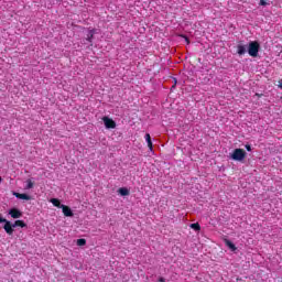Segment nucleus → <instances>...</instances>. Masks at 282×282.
Wrapping results in <instances>:
<instances>
[{
  "instance_id": "nucleus-1",
  "label": "nucleus",
  "mask_w": 282,
  "mask_h": 282,
  "mask_svg": "<svg viewBox=\"0 0 282 282\" xmlns=\"http://www.w3.org/2000/svg\"><path fill=\"white\" fill-rule=\"evenodd\" d=\"M0 224H4L3 229L7 232V235H9L10 237L14 235V228H28V224H25V221L15 220L12 224L10 220L2 218L1 214H0Z\"/></svg>"
},
{
  "instance_id": "nucleus-2",
  "label": "nucleus",
  "mask_w": 282,
  "mask_h": 282,
  "mask_svg": "<svg viewBox=\"0 0 282 282\" xmlns=\"http://www.w3.org/2000/svg\"><path fill=\"white\" fill-rule=\"evenodd\" d=\"M259 50H261V44L258 41H251L248 45V54L252 56V58H257L259 56Z\"/></svg>"
},
{
  "instance_id": "nucleus-3",
  "label": "nucleus",
  "mask_w": 282,
  "mask_h": 282,
  "mask_svg": "<svg viewBox=\"0 0 282 282\" xmlns=\"http://www.w3.org/2000/svg\"><path fill=\"white\" fill-rule=\"evenodd\" d=\"M246 150L238 148L235 149L234 152L230 154L231 160H235V162H243L246 160Z\"/></svg>"
},
{
  "instance_id": "nucleus-4",
  "label": "nucleus",
  "mask_w": 282,
  "mask_h": 282,
  "mask_svg": "<svg viewBox=\"0 0 282 282\" xmlns=\"http://www.w3.org/2000/svg\"><path fill=\"white\" fill-rule=\"evenodd\" d=\"M104 124L106 129H116V121L109 117H104L102 118Z\"/></svg>"
},
{
  "instance_id": "nucleus-5",
  "label": "nucleus",
  "mask_w": 282,
  "mask_h": 282,
  "mask_svg": "<svg viewBox=\"0 0 282 282\" xmlns=\"http://www.w3.org/2000/svg\"><path fill=\"white\" fill-rule=\"evenodd\" d=\"M9 215L12 217V219H21V217H23V213L17 208H11L9 210Z\"/></svg>"
},
{
  "instance_id": "nucleus-6",
  "label": "nucleus",
  "mask_w": 282,
  "mask_h": 282,
  "mask_svg": "<svg viewBox=\"0 0 282 282\" xmlns=\"http://www.w3.org/2000/svg\"><path fill=\"white\" fill-rule=\"evenodd\" d=\"M62 213L65 217H72L74 215V212H72V208L67 205H62Z\"/></svg>"
},
{
  "instance_id": "nucleus-7",
  "label": "nucleus",
  "mask_w": 282,
  "mask_h": 282,
  "mask_svg": "<svg viewBox=\"0 0 282 282\" xmlns=\"http://www.w3.org/2000/svg\"><path fill=\"white\" fill-rule=\"evenodd\" d=\"M246 52H247V46L246 45H243V44H238L237 45V54L239 56H243V54H246Z\"/></svg>"
},
{
  "instance_id": "nucleus-8",
  "label": "nucleus",
  "mask_w": 282,
  "mask_h": 282,
  "mask_svg": "<svg viewBox=\"0 0 282 282\" xmlns=\"http://www.w3.org/2000/svg\"><path fill=\"white\" fill-rule=\"evenodd\" d=\"M94 34H96V29L88 30V33L86 35V41H88V43H93Z\"/></svg>"
},
{
  "instance_id": "nucleus-9",
  "label": "nucleus",
  "mask_w": 282,
  "mask_h": 282,
  "mask_svg": "<svg viewBox=\"0 0 282 282\" xmlns=\"http://www.w3.org/2000/svg\"><path fill=\"white\" fill-rule=\"evenodd\" d=\"M13 195L18 199H25L26 202H30V199H32V197L28 194L14 193Z\"/></svg>"
},
{
  "instance_id": "nucleus-10",
  "label": "nucleus",
  "mask_w": 282,
  "mask_h": 282,
  "mask_svg": "<svg viewBox=\"0 0 282 282\" xmlns=\"http://www.w3.org/2000/svg\"><path fill=\"white\" fill-rule=\"evenodd\" d=\"M225 246L228 247L229 250H231L232 252H235V250H237V247L235 246V243H232V241L226 239L225 240Z\"/></svg>"
},
{
  "instance_id": "nucleus-11",
  "label": "nucleus",
  "mask_w": 282,
  "mask_h": 282,
  "mask_svg": "<svg viewBox=\"0 0 282 282\" xmlns=\"http://www.w3.org/2000/svg\"><path fill=\"white\" fill-rule=\"evenodd\" d=\"M145 142H148V147L152 151L153 150V141H151V134H149V133L145 134Z\"/></svg>"
},
{
  "instance_id": "nucleus-12",
  "label": "nucleus",
  "mask_w": 282,
  "mask_h": 282,
  "mask_svg": "<svg viewBox=\"0 0 282 282\" xmlns=\"http://www.w3.org/2000/svg\"><path fill=\"white\" fill-rule=\"evenodd\" d=\"M51 204L55 206L56 208H62L63 204H61V200L58 198H52Z\"/></svg>"
},
{
  "instance_id": "nucleus-13",
  "label": "nucleus",
  "mask_w": 282,
  "mask_h": 282,
  "mask_svg": "<svg viewBox=\"0 0 282 282\" xmlns=\"http://www.w3.org/2000/svg\"><path fill=\"white\" fill-rule=\"evenodd\" d=\"M118 193H120L122 197H127V195H129L130 192H129V188L121 187L118 189Z\"/></svg>"
},
{
  "instance_id": "nucleus-14",
  "label": "nucleus",
  "mask_w": 282,
  "mask_h": 282,
  "mask_svg": "<svg viewBox=\"0 0 282 282\" xmlns=\"http://www.w3.org/2000/svg\"><path fill=\"white\" fill-rule=\"evenodd\" d=\"M189 228H192L193 230H196V232H198V230H202V226H199V223L191 224Z\"/></svg>"
},
{
  "instance_id": "nucleus-15",
  "label": "nucleus",
  "mask_w": 282,
  "mask_h": 282,
  "mask_svg": "<svg viewBox=\"0 0 282 282\" xmlns=\"http://www.w3.org/2000/svg\"><path fill=\"white\" fill-rule=\"evenodd\" d=\"M31 188H34V182H32L31 178L26 180V186L25 189L30 191Z\"/></svg>"
},
{
  "instance_id": "nucleus-16",
  "label": "nucleus",
  "mask_w": 282,
  "mask_h": 282,
  "mask_svg": "<svg viewBox=\"0 0 282 282\" xmlns=\"http://www.w3.org/2000/svg\"><path fill=\"white\" fill-rule=\"evenodd\" d=\"M77 246H87V240L85 238L77 239Z\"/></svg>"
},
{
  "instance_id": "nucleus-17",
  "label": "nucleus",
  "mask_w": 282,
  "mask_h": 282,
  "mask_svg": "<svg viewBox=\"0 0 282 282\" xmlns=\"http://www.w3.org/2000/svg\"><path fill=\"white\" fill-rule=\"evenodd\" d=\"M245 148L247 151H252V147L250 144H246Z\"/></svg>"
},
{
  "instance_id": "nucleus-18",
  "label": "nucleus",
  "mask_w": 282,
  "mask_h": 282,
  "mask_svg": "<svg viewBox=\"0 0 282 282\" xmlns=\"http://www.w3.org/2000/svg\"><path fill=\"white\" fill-rule=\"evenodd\" d=\"M265 0H260V6H265Z\"/></svg>"
},
{
  "instance_id": "nucleus-19",
  "label": "nucleus",
  "mask_w": 282,
  "mask_h": 282,
  "mask_svg": "<svg viewBox=\"0 0 282 282\" xmlns=\"http://www.w3.org/2000/svg\"><path fill=\"white\" fill-rule=\"evenodd\" d=\"M165 279L164 278H159V282H164Z\"/></svg>"
},
{
  "instance_id": "nucleus-20",
  "label": "nucleus",
  "mask_w": 282,
  "mask_h": 282,
  "mask_svg": "<svg viewBox=\"0 0 282 282\" xmlns=\"http://www.w3.org/2000/svg\"><path fill=\"white\" fill-rule=\"evenodd\" d=\"M186 42H187V43H191V42L188 41V37H186Z\"/></svg>"
},
{
  "instance_id": "nucleus-21",
  "label": "nucleus",
  "mask_w": 282,
  "mask_h": 282,
  "mask_svg": "<svg viewBox=\"0 0 282 282\" xmlns=\"http://www.w3.org/2000/svg\"><path fill=\"white\" fill-rule=\"evenodd\" d=\"M256 96L260 97L261 95H259V94H256Z\"/></svg>"
},
{
  "instance_id": "nucleus-22",
  "label": "nucleus",
  "mask_w": 282,
  "mask_h": 282,
  "mask_svg": "<svg viewBox=\"0 0 282 282\" xmlns=\"http://www.w3.org/2000/svg\"><path fill=\"white\" fill-rule=\"evenodd\" d=\"M2 182V178H1V176H0V183Z\"/></svg>"
},
{
  "instance_id": "nucleus-23",
  "label": "nucleus",
  "mask_w": 282,
  "mask_h": 282,
  "mask_svg": "<svg viewBox=\"0 0 282 282\" xmlns=\"http://www.w3.org/2000/svg\"><path fill=\"white\" fill-rule=\"evenodd\" d=\"M281 89H282V85H280Z\"/></svg>"
}]
</instances>
